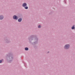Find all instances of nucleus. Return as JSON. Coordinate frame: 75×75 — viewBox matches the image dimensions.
<instances>
[{"instance_id": "1", "label": "nucleus", "mask_w": 75, "mask_h": 75, "mask_svg": "<svg viewBox=\"0 0 75 75\" xmlns=\"http://www.w3.org/2000/svg\"><path fill=\"white\" fill-rule=\"evenodd\" d=\"M70 47V45H69L67 44L65 45L64 48L65 50H68L69 48Z\"/></svg>"}, {"instance_id": "2", "label": "nucleus", "mask_w": 75, "mask_h": 75, "mask_svg": "<svg viewBox=\"0 0 75 75\" xmlns=\"http://www.w3.org/2000/svg\"><path fill=\"white\" fill-rule=\"evenodd\" d=\"M27 4L25 3L22 4V6L23 7H25V9H28V7L27 6Z\"/></svg>"}, {"instance_id": "3", "label": "nucleus", "mask_w": 75, "mask_h": 75, "mask_svg": "<svg viewBox=\"0 0 75 75\" xmlns=\"http://www.w3.org/2000/svg\"><path fill=\"white\" fill-rule=\"evenodd\" d=\"M13 18L14 20H17L18 19V17L16 15H14L13 16Z\"/></svg>"}, {"instance_id": "4", "label": "nucleus", "mask_w": 75, "mask_h": 75, "mask_svg": "<svg viewBox=\"0 0 75 75\" xmlns=\"http://www.w3.org/2000/svg\"><path fill=\"white\" fill-rule=\"evenodd\" d=\"M4 18V17L3 16H0V20H3Z\"/></svg>"}, {"instance_id": "5", "label": "nucleus", "mask_w": 75, "mask_h": 75, "mask_svg": "<svg viewBox=\"0 0 75 75\" xmlns=\"http://www.w3.org/2000/svg\"><path fill=\"white\" fill-rule=\"evenodd\" d=\"M21 21H22V19H21V18H20L18 20V22H21Z\"/></svg>"}, {"instance_id": "6", "label": "nucleus", "mask_w": 75, "mask_h": 75, "mask_svg": "<svg viewBox=\"0 0 75 75\" xmlns=\"http://www.w3.org/2000/svg\"><path fill=\"white\" fill-rule=\"evenodd\" d=\"M71 29H72V30L75 29V25H73V26L71 27Z\"/></svg>"}, {"instance_id": "7", "label": "nucleus", "mask_w": 75, "mask_h": 75, "mask_svg": "<svg viewBox=\"0 0 75 75\" xmlns=\"http://www.w3.org/2000/svg\"><path fill=\"white\" fill-rule=\"evenodd\" d=\"M25 50H26V51H28V48H27V47H26L25 48Z\"/></svg>"}, {"instance_id": "8", "label": "nucleus", "mask_w": 75, "mask_h": 75, "mask_svg": "<svg viewBox=\"0 0 75 75\" xmlns=\"http://www.w3.org/2000/svg\"><path fill=\"white\" fill-rule=\"evenodd\" d=\"M38 27L39 28H41V26L40 25H39L38 26Z\"/></svg>"}, {"instance_id": "9", "label": "nucleus", "mask_w": 75, "mask_h": 75, "mask_svg": "<svg viewBox=\"0 0 75 75\" xmlns=\"http://www.w3.org/2000/svg\"><path fill=\"white\" fill-rule=\"evenodd\" d=\"M2 62V61L1 60H0V63H1Z\"/></svg>"}]
</instances>
